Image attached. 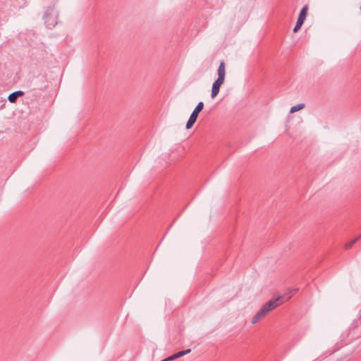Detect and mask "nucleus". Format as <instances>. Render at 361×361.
<instances>
[{"instance_id":"1","label":"nucleus","mask_w":361,"mask_h":361,"mask_svg":"<svg viewBox=\"0 0 361 361\" xmlns=\"http://www.w3.org/2000/svg\"><path fill=\"white\" fill-rule=\"evenodd\" d=\"M290 297L286 298L285 295L279 296L274 299H271L264 303L262 307L257 312L252 319V324L257 323L261 318L264 317L269 312L274 310L285 301L288 300Z\"/></svg>"},{"instance_id":"3","label":"nucleus","mask_w":361,"mask_h":361,"mask_svg":"<svg viewBox=\"0 0 361 361\" xmlns=\"http://www.w3.org/2000/svg\"><path fill=\"white\" fill-rule=\"evenodd\" d=\"M204 108V103L203 102H200L197 105L195 106V109L192 111V114H190L189 119L188 120L186 123V129H190L195 123L196 122L199 114L202 111Z\"/></svg>"},{"instance_id":"2","label":"nucleus","mask_w":361,"mask_h":361,"mask_svg":"<svg viewBox=\"0 0 361 361\" xmlns=\"http://www.w3.org/2000/svg\"><path fill=\"white\" fill-rule=\"evenodd\" d=\"M58 13L54 12V6H49L43 16L44 23L47 28L52 29L58 23Z\"/></svg>"},{"instance_id":"5","label":"nucleus","mask_w":361,"mask_h":361,"mask_svg":"<svg viewBox=\"0 0 361 361\" xmlns=\"http://www.w3.org/2000/svg\"><path fill=\"white\" fill-rule=\"evenodd\" d=\"M224 80H220L218 78L214 82L212 87V92H211L212 99L215 98L217 96V94L219 93L220 87L224 84Z\"/></svg>"},{"instance_id":"6","label":"nucleus","mask_w":361,"mask_h":361,"mask_svg":"<svg viewBox=\"0 0 361 361\" xmlns=\"http://www.w3.org/2000/svg\"><path fill=\"white\" fill-rule=\"evenodd\" d=\"M24 94L25 93L23 91L18 90L11 93L8 97V99L11 103L15 104L17 102L18 98L23 96Z\"/></svg>"},{"instance_id":"4","label":"nucleus","mask_w":361,"mask_h":361,"mask_svg":"<svg viewBox=\"0 0 361 361\" xmlns=\"http://www.w3.org/2000/svg\"><path fill=\"white\" fill-rule=\"evenodd\" d=\"M307 10H308L307 5H305L300 10L296 24L293 30V32H297L300 29L302 25H303V23L306 19L307 15Z\"/></svg>"},{"instance_id":"7","label":"nucleus","mask_w":361,"mask_h":361,"mask_svg":"<svg viewBox=\"0 0 361 361\" xmlns=\"http://www.w3.org/2000/svg\"><path fill=\"white\" fill-rule=\"evenodd\" d=\"M226 64L224 61H221L219 63V68L217 69L218 79L225 80L226 76V70H225Z\"/></svg>"},{"instance_id":"9","label":"nucleus","mask_w":361,"mask_h":361,"mask_svg":"<svg viewBox=\"0 0 361 361\" xmlns=\"http://www.w3.org/2000/svg\"><path fill=\"white\" fill-rule=\"evenodd\" d=\"M360 238V236H359L358 238H355L353 240H352L351 241L347 243L345 245V249H350L357 241V240Z\"/></svg>"},{"instance_id":"8","label":"nucleus","mask_w":361,"mask_h":361,"mask_svg":"<svg viewBox=\"0 0 361 361\" xmlns=\"http://www.w3.org/2000/svg\"><path fill=\"white\" fill-rule=\"evenodd\" d=\"M305 108V104L300 103L291 107L290 112L294 113Z\"/></svg>"}]
</instances>
